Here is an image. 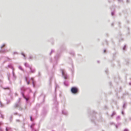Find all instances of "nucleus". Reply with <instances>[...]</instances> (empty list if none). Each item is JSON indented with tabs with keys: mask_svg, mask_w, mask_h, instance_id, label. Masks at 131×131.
I'll return each mask as SVG.
<instances>
[{
	"mask_svg": "<svg viewBox=\"0 0 131 131\" xmlns=\"http://www.w3.org/2000/svg\"><path fill=\"white\" fill-rule=\"evenodd\" d=\"M71 92L73 94H76L77 93L78 91V89L75 87H72L71 89Z\"/></svg>",
	"mask_w": 131,
	"mask_h": 131,
	"instance_id": "f257e3e1",
	"label": "nucleus"
},
{
	"mask_svg": "<svg viewBox=\"0 0 131 131\" xmlns=\"http://www.w3.org/2000/svg\"><path fill=\"white\" fill-rule=\"evenodd\" d=\"M61 71L62 74L64 78L65 79H67L68 78V77L64 70H62Z\"/></svg>",
	"mask_w": 131,
	"mask_h": 131,
	"instance_id": "f03ea898",
	"label": "nucleus"
},
{
	"mask_svg": "<svg viewBox=\"0 0 131 131\" xmlns=\"http://www.w3.org/2000/svg\"><path fill=\"white\" fill-rule=\"evenodd\" d=\"M30 120L31 121H32V117H30Z\"/></svg>",
	"mask_w": 131,
	"mask_h": 131,
	"instance_id": "7ed1b4c3",
	"label": "nucleus"
},
{
	"mask_svg": "<svg viewBox=\"0 0 131 131\" xmlns=\"http://www.w3.org/2000/svg\"><path fill=\"white\" fill-rule=\"evenodd\" d=\"M29 83H30L29 82H29H27L28 84H29Z\"/></svg>",
	"mask_w": 131,
	"mask_h": 131,
	"instance_id": "20e7f679",
	"label": "nucleus"
},
{
	"mask_svg": "<svg viewBox=\"0 0 131 131\" xmlns=\"http://www.w3.org/2000/svg\"><path fill=\"white\" fill-rule=\"evenodd\" d=\"M5 46V45H3L1 47V48L3 47H4Z\"/></svg>",
	"mask_w": 131,
	"mask_h": 131,
	"instance_id": "39448f33",
	"label": "nucleus"
},
{
	"mask_svg": "<svg viewBox=\"0 0 131 131\" xmlns=\"http://www.w3.org/2000/svg\"><path fill=\"white\" fill-rule=\"evenodd\" d=\"M6 131H8V129L7 128H6Z\"/></svg>",
	"mask_w": 131,
	"mask_h": 131,
	"instance_id": "423d86ee",
	"label": "nucleus"
},
{
	"mask_svg": "<svg viewBox=\"0 0 131 131\" xmlns=\"http://www.w3.org/2000/svg\"><path fill=\"white\" fill-rule=\"evenodd\" d=\"M22 54L24 57L25 56V55L23 53H22Z\"/></svg>",
	"mask_w": 131,
	"mask_h": 131,
	"instance_id": "0eeeda50",
	"label": "nucleus"
},
{
	"mask_svg": "<svg viewBox=\"0 0 131 131\" xmlns=\"http://www.w3.org/2000/svg\"><path fill=\"white\" fill-rule=\"evenodd\" d=\"M31 79L33 81V78H31Z\"/></svg>",
	"mask_w": 131,
	"mask_h": 131,
	"instance_id": "6e6552de",
	"label": "nucleus"
},
{
	"mask_svg": "<svg viewBox=\"0 0 131 131\" xmlns=\"http://www.w3.org/2000/svg\"><path fill=\"white\" fill-rule=\"evenodd\" d=\"M105 52V50H104V52Z\"/></svg>",
	"mask_w": 131,
	"mask_h": 131,
	"instance_id": "1a4fd4ad",
	"label": "nucleus"
},
{
	"mask_svg": "<svg viewBox=\"0 0 131 131\" xmlns=\"http://www.w3.org/2000/svg\"><path fill=\"white\" fill-rule=\"evenodd\" d=\"M1 123H0V125H1Z\"/></svg>",
	"mask_w": 131,
	"mask_h": 131,
	"instance_id": "9d476101",
	"label": "nucleus"
}]
</instances>
